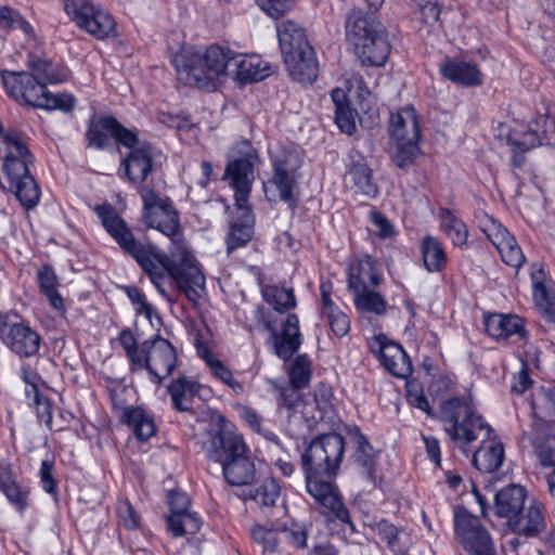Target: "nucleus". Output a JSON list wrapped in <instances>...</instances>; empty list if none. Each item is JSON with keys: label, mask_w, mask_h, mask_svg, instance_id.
Returning <instances> with one entry per match:
<instances>
[{"label": "nucleus", "mask_w": 555, "mask_h": 555, "mask_svg": "<svg viewBox=\"0 0 555 555\" xmlns=\"http://www.w3.org/2000/svg\"><path fill=\"white\" fill-rule=\"evenodd\" d=\"M94 211L108 234L137 260L162 294L165 293L163 285L170 279L190 301L197 302L205 291V276L185 249L181 251L180 261L176 262L154 245L137 240L112 205H96Z\"/></svg>", "instance_id": "1"}, {"label": "nucleus", "mask_w": 555, "mask_h": 555, "mask_svg": "<svg viewBox=\"0 0 555 555\" xmlns=\"http://www.w3.org/2000/svg\"><path fill=\"white\" fill-rule=\"evenodd\" d=\"M439 418L451 443L462 453L468 454L469 446L481 440L472 459L473 465L480 473L499 470L505 459L504 447L491 438L493 429L468 400L457 396L443 400L439 406Z\"/></svg>", "instance_id": "2"}, {"label": "nucleus", "mask_w": 555, "mask_h": 555, "mask_svg": "<svg viewBox=\"0 0 555 555\" xmlns=\"http://www.w3.org/2000/svg\"><path fill=\"white\" fill-rule=\"evenodd\" d=\"M345 439L336 433L313 438L301 454L306 488L315 502L354 531L349 511L334 485L345 455Z\"/></svg>", "instance_id": "3"}, {"label": "nucleus", "mask_w": 555, "mask_h": 555, "mask_svg": "<svg viewBox=\"0 0 555 555\" xmlns=\"http://www.w3.org/2000/svg\"><path fill=\"white\" fill-rule=\"evenodd\" d=\"M202 443L207 457L221 464L223 477L230 486H249L257 480L255 457L241 435L210 429Z\"/></svg>", "instance_id": "4"}, {"label": "nucleus", "mask_w": 555, "mask_h": 555, "mask_svg": "<svg viewBox=\"0 0 555 555\" xmlns=\"http://www.w3.org/2000/svg\"><path fill=\"white\" fill-rule=\"evenodd\" d=\"M178 80L206 91L218 89L229 76L228 48L211 44L205 51L182 50L172 57Z\"/></svg>", "instance_id": "5"}, {"label": "nucleus", "mask_w": 555, "mask_h": 555, "mask_svg": "<svg viewBox=\"0 0 555 555\" xmlns=\"http://www.w3.org/2000/svg\"><path fill=\"white\" fill-rule=\"evenodd\" d=\"M346 36L363 65L383 66L390 53L384 25L372 16L351 10L346 21Z\"/></svg>", "instance_id": "6"}, {"label": "nucleus", "mask_w": 555, "mask_h": 555, "mask_svg": "<svg viewBox=\"0 0 555 555\" xmlns=\"http://www.w3.org/2000/svg\"><path fill=\"white\" fill-rule=\"evenodd\" d=\"M527 491L518 485H508L496 492L494 512L507 519L508 527L516 533L535 537L546 527L542 507L533 502L525 508Z\"/></svg>", "instance_id": "7"}, {"label": "nucleus", "mask_w": 555, "mask_h": 555, "mask_svg": "<svg viewBox=\"0 0 555 555\" xmlns=\"http://www.w3.org/2000/svg\"><path fill=\"white\" fill-rule=\"evenodd\" d=\"M143 202V220L146 227L168 236L178 251L185 249L179 212L172 201L160 196L155 190L143 186L139 191Z\"/></svg>", "instance_id": "8"}, {"label": "nucleus", "mask_w": 555, "mask_h": 555, "mask_svg": "<svg viewBox=\"0 0 555 555\" xmlns=\"http://www.w3.org/2000/svg\"><path fill=\"white\" fill-rule=\"evenodd\" d=\"M251 535L261 545L262 555H289L292 551L307 548L308 529L304 525H256Z\"/></svg>", "instance_id": "9"}, {"label": "nucleus", "mask_w": 555, "mask_h": 555, "mask_svg": "<svg viewBox=\"0 0 555 555\" xmlns=\"http://www.w3.org/2000/svg\"><path fill=\"white\" fill-rule=\"evenodd\" d=\"M64 10L76 25L96 39H105L115 33L113 16L91 0H63Z\"/></svg>", "instance_id": "10"}, {"label": "nucleus", "mask_w": 555, "mask_h": 555, "mask_svg": "<svg viewBox=\"0 0 555 555\" xmlns=\"http://www.w3.org/2000/svg\"><path fill=\"white\" fill-rule=\"evenodd\" d=\"M454 529L464 550L470 555H495L492 539L479 518L466 508L454 511Z\"/></svg>", "instance_id": "11"}, {"label": "nucleus", "mask_w": 555, "mask_h": 555, "mask_svg": "<svg viewBox=\"0 0 555 555\" xmlns=\"http://www.w3.org/2000/svg\"><path fill=\"white\" fill-rule=\"evenodd\" d=\"M177 362V352L170 341L156 335L143 341V354L137 370L146 369L151 380L159 385L164 378L172 374Z\"/></svg>", "instance_id": "12"}, {"label": "nucleus", "mask_w": 555, "mask_h": 555, "mask_svg": "<svg viewBox=\"0 0 555 555\" xmlns=\"http://www.w3.org/2000/svg\"><path fill=\"white\" fill-rule=\"evenodd\" d=\"M256 318L266 331L270 333L274 353L282 360H289L300 348L301 334L299 331V319L297 314L289 313L282 324V328L278 330L274 323L267 319L264 309L256 310Z\"/></svg>", "instance_id": "13"}, {"label": "nucleus", "mask_w": 555, "mask_h": 555, "mask_svg": "<svg viewBox=\"0 0 555 555\" xmlns=\"http://www.w3.org/2000/svg\"><path fill=\"white\" fill-rule=\"evenodd\" d=\"M1 79L8 95L15 101L37 108L48 104L44 100L47 86L29 72L1 70Z\"/></svg>", "instance_id": "14"}, {"label": "nucleus", "mask_w": 555, "mask_h": 555, "mask_svg": "<svg viewBox=\"0 0 555 555\" xmlns=\"http://www.w3.org/2000/svg\"><path fill=\"white\" fill-rule=\"evenodd\" d=\"M0 339L21 358H30L37 354L41 343L40 335L30 326L10 322L8 318H0Z\"/></svg>", "instance_id": "15"}, {"label": "nucleus", "mask_w": 555, "mask_h": 555, "mask_svg": "<svg viewBox=\"0 0 555 555\" xmlns=\"http://www.w3.org/2000/svg\"><path fill=\"white\" fill-rule=\"evenodd\" d=\"M371 352L396 377L405 378L412 373V364L403 348L380 334L370 343Z\"/></svg>", "instance_id": "16"}, {"label": "nucleus", "mask_w": 555, "mask_h": 555, "mask_svg": "<svg viewBox=\"0 0 555 555\" xmlns=\"http://www.w3.org/2000/svg\"><path fill=\"white\" fill-rule=\"evenodd\" d=\"M190 498L178 490L168 493L170 515L167 518V528L175 538L185 534H195L201 528V519L196 514L189 512Z\"/></svg>", "instance_id": "17"}, {"label": "nucleus", "mask_w": 555, "mask_h": 555, "mask_svg": "<svg viewBox=\"0 0 555 555\" xmlns=\"http://www.w3.org/2000/svg\"><path fill=\"white\" fill-rule=\"evenodd\" d=\"M555 140V103H542L535 118L529 124V129L524 132V141H512L513 144L524 149H533L540 145L551 144Z\"/></svg>", "instance_id": "18"}, {"label": "nucleus", "mask_w": 555, "mask_h": 555, "mask_svg": "<svg viewBox=\"0 0 555 555\" xmlns=\"http://www.w3.org/2000/svg\"><path fill=\"white\" fill-rule=\"evenodd\" d=\"M229 52V76H233L241 83L263 80L274 72V66L262 60L259 55H246Z\"/></svg>", "instance_id": "19"}, {"label": "nucleus", "mask_w": 555, "mask_h": 555, "mask_svg": "<svg viewBox=\"0 0 555 555\" xmlns=\"http://www.w3.org/2000/svg\"><path fill=\"white\" fill-rule=\"evenodd\" d=\"M21 476V472L11 463L0 462V492L16 512L23 514L30 504V488Z\"/></svg>", "instance_id": "20"}, {"label": "nucleus", "mask_w": 555, "mask_h": 555, "mask_svg": "<svg viewBox=\"0 0 555 555\" xmlns=\"http://www.w3.org/2000/svg\"><path fill=\"white\" fill-rule=\"evenodd\" d=\"M225 177H229L234 189L235 207L248 205L254 181V154L234 159L227 165Z\"/></svg>", "instance_id": "21"}, {"label": "nucleus", "mask_w": 555, "mask_h": 555, "mask_svg": "<svg viewBox=\"0 0 555 555\" xmlns=\"http://www.w3.org/2000/svg\"><path fill=\"white\" fill-rule=\"evenodd\" d=\"M348 158L350 163L345 175L346 181L351 183L357 192L371 198L375 197L378 193V186L364 157L359 151L351 149Z\"/></svg>", "instance_id": "22"}, {"label": "nucleus", "mask_w": 555, "mask_h": 555, "mask_svg": "<svg viewBox=\"0 0 555 555\" xmlns=\"http://www.w3.org/2000/svg\"><path fill=\"white\" fill-rule=\"evenodd\" d=\"M347 434L352 443L353 452L352 459L367 480L375 485L376 480V466H377V452L374 450L369 439L361 433L357 426H348Z\"/></svg>", "instance_id": "23"}, {"label": "nucleus", "mask_w": 555, "mask_h": 555, "mask_svg": "<svg viewBox=\"0 0 555 555\" xmlns=\"http://www.w3.org/2000/svg\"><path fill=\"white\" fill-rule=\"evenodd\" d=\"M111 399L113 402V405L116 410L121 411V421L122 423L127 424L131 430L133 431L134 436L141 440L146 441L151 437H153L156 433V426L154 422V417L151 413H149L142 406H122L117 401V395L111 393Z\"/></svg>", "instance_id": "24"}, {"label": "nucleus", "mask_w": 555, "mask_h": 555, "mask_svg": "<svg viewBox=\"0 0 555 555\" xmlns=\"http://www.w3.org/2000/svg\"><path fill=\"white\" fill-rule=\"evenodd\" d=\"M124 165L128 180L133 184L142 183L153 170L154 147L150 143H142L129 152Z\"/></svg>", "instance_id": "25"}, {"label": "nucleus", "mask_w": 555, "mask_h": 555, "mask_svg": "<svg viewBox=\"0 0 555 555\" xmlns=\"http://www.w3.org/2000/svg\"><path fill=\"white\" fill-rule=\"evenodd\" d=\"M237 216L230 222V231L227 235V253L245 246L254 235L255 218L248 205L236 207Z\"/></svg>", "instance_id": "26"}, {"label": "nucleus", "mask_w": 555, "mask_h": 555, "mask_svg": "<svg viewBox=\"0 0 555 555\" xmlns=\"http://www.w3.org/2000/svg\"><path fill=\"white\" fill-rule=\"evenodd\" d=\"M528 435L540 464L544 467L555 466V436L551 434L547 423L537 418Z\"/></svg>", "instance_id": "27"}, {"label": "nucleus", "mask_w": 555, "mask_h": 555, "mask_svg": "<svg viewBox=\"0 0 555 555\" xmlns=\"http://www.w3.org/2000/svg\"><path fill=\"white\" fill-rule=\"evenodd\" d=\"M485 330L495 339H506L517 335L519 339L527 336L524 320L515 314L492 313L485 317Z\"/></svg>", "instance_id": "28"}, {"label": "nucleus", "mask_w": 555, "mask_h": 555, "mask_svg": "<svg viewBox=\"0 0 555 555\" xmlns=\"http://www.w3.org/2000/svg\"><path fill=\"white\" fill-rule=\"evenodd\" d=\"M382 281V275L375 267L374 259L364 255L349 266L348 287L352 292L363 291L365 287H376Z\"/></svg>", "instance_id": "29"}, {"label": "nucleus", "mask_w": 555, "mask_h": 555, "mask_svg": "<svg viewBox=\"0 0 555 555\" xmlns=\"http://www.w3.org/2000/svg\"><path fill=\"white\" fill-rule=\"evenodd\" d=\"M289 76L301 83H312L318 77V62L313 49L296 51L284 57Z\"/></svg>", "instance_id": "30"}, {"label": "nucleus", "mask_w": 555, "mask_h": 555, "mask_svg": "<svg viewBox=\"0 0 555 555\" xmlns=\"http://www.w3.org/2000/svg\"><path fill=\"white\" fill-rule=\"evenodd\" d=\"M440 72L444 78L462 86H479L482 82V74L473 63L447 57L440 65Z\"/></svg>", "instance_id": "31"}, {"label": "nucleus", "mask_w": 555, "mask_h": 555, "mask_svg": "<svg viewBox=\"0 0 555 555\" xmlns=\"http://www.w3.org/2000/svg\"><path fill=\"white\" fill-rule=\"evenodd\" d=\"M274 175L272 182L276 186L281 201L288 204L291 208L296 206L293 189L296 183L294 171L289 167V156H272Z\"/></svg>", "instance_id": "32"}, {"label": "nucleus", "mask_w": 555, "mask_h": 555, "mask_svg": "<svg viewBox=\"0 0 555 555\" xmlns=\"http://www.w3.org/2000/svg\"><path fill=\"white\" fill-rule=\"evenodd\" d=\"M27 66L30 69V75L46 86L64 82L69 77V70L65 66L55 64L48 59H41L36 54L28 55Z\"/></svg>", "instance_id": "33"}, {"label": "nucleus", "mask_w": 555, "mask_h": 555, "mask_svg": "<svg viewBox=\"0 0 555 555\" xmlns=\"http://www.w3.org/2000/svg\"><path fill=\"white\" fill-rule=\"evenodd\" d=\"M279 42L284 57L292 55L296 51L306 50L309 52V43L304 28L298 24L286 21L278 28Z\"/></svg>", "instance_id": "34"}, {"label": "nucleus", "mask_w": 555, "mask_h": 555, "mask_svg": "<svg viewBox=\"0 0 555 555\" xmlns=\"http://www.w3.org/2000/svg\"><path fill=\"white\" fill-rule=\"evenodd\" d=\"M199 384L186 377L173 379L168 386L167 391L170 396L175 410L188 412L193 409L194 398L198 395Z\"/></svg>", "instance_id": "35"}, {"label": "nucleus", "mask_w": 555, "mask_h": 555, "mask_svg": "<svg viewBox=\"0 0 555 555\" xmlns=\"http://www.w3.org/2000/svg\"><path fill=\"white\" fill-rule=\"evenodd\" d=\"M396 132L404 139L420 140V121L416 111L413 107H405L390 115L388 127L390 139H395Z\"/></svg>", "instance_id": "36"}, {"label": "nucleus", "mask_w": 555, "mask_h": 555, "mask_svg": "<svg viewBox=\"0 0 555 555\" xmlns=\"http://www.w3.org/2000/svg\"><path fill=\"white\" fill-rule=\"evenodd\" d=\"M420 140L404 139L402 135L395 134V139H390L389 154L393 164L398 168H406L411 166L415 158L421 154L418 145Z\"/></svg>", "instance_id": "37"}, {"label": "nucleus", "mask_w": 555, "mask_h": 555, "mask_svg": "<svg viewBox=\"0 0 555 555\" xmlns=\"http://www.w3.org/2000/svg\"><path fill=\"white\" fill-rule=\"evenodd\" d=\"M331 98L335 106L336 125L343 132L352 134L357 129L356 112L350 107L346 92L343 89L336 88L332 91Z\"/></svg>", "instance_id": "38"}, {"label": "nucleus", "mask_w": 555, "mask_h": 555, "mask_svg": "<svg viewBox=\"0 0 555 555\" xmlns=\"http://www.w3.org/2000/svg\"><path fill=\"white\" fill-rule=\"evenodd\" d=\"M263 300L276 312L284 313L297 305L293 288L278 285H263L261 288Z\"/></svg>", "instance_id": "39"}, {"label": "nucleus", "mask_w": 555, "mask_h": 555, "mask_svg": "<svg viewBox=\"0 0 555 555\" xmlns=\"http://www.w3.org/2000/svg\"><path fill=\"white\" fill-rule=\"evenodd\" d=\"M376 530L380 541L385 542L393 553L405 555L409 547V535L406 532L385 519L377 524Z\"/></svg>", "instance_id": "40"}, {"label": "nucleus", "mask_w": 555, "mask_h": 555, "mask_svg": "<svg viewBox=\"0 0 555 555\" xmlns=\"http://www.w3.org/2000/svg\"><path fill=\"white\" fill-rule=\"evenodd\" d=\"M422 255L424 264L429 272H440L447 263V254L442 244L436 237H424Z\"/></svg>", "instance_id": "41"}, {"label": "nucleus", "mask_w": 555, "mask_h": 555, "mask_svg": "<svg viewBox=\"0 0 555 555\" xmlns=\"http://www.w3.org/2000/svg\"><path fill=\"white\" fill-rule=\"evenodd\" d=\"M113 116H101L92 119L86 132L88 145L98 150H102L108 144V134L112 135Z\"/></svg>", "instance_id": "42"}, {"label": "nucleus", "mask_w": 555, "mask_h": 555, "mask_svg": "<svg viewBox=\"0 0 555 555\" xmlns=\"http://www.w3.org/2000/svg\"><path fill=\"white\" fill-rule=\"evenodd\" d=\"M37 279L40 291L49 299L50 305L57 311H64V300L57 292V280L52 268L49 266L40 268Z\"/></svg>", "instance_id": "43"}, {"label": "nucleus", "mask_w": 555, "mask_h": 555, "mask_svg": "<svg viewBox=\"0 0 555 555\" xmlns=\"http://www.w3.org/2000/svg\"><path fill=\"white\" fill-rule=\"evenodd\" d=\"M354 304L361 311L383 315L387 311L388 304L377 292L365 287L363 291L353 292Z\"/></svg>", "instance_id": "44"}, {"label": "nucleus", "mask_w": 555, "mask_h": 555, "mask_svg": "<svg viewBox=\"0 0 555 555\" xmlns=\"http://www.w3.org/2000/svg\"><path fill=\"white\" fill-rule=\"evenodd\" d=\"M441 227L448 237L455 246L466 244L468 231L465 223L455 217L449 209H442L440 212Z\"/></svg>", "instance_id": "45"}, {"label": "nucleus", "mask_w": 555, "mask_h": 555, "mask_svg": "<svg viewBox=\"0 0 555 555\" xmlns=\"http://www.w3.org/2000/svg\"><path fill=\"white\" fill-rule=\"evenodd\" d=\"M25 393L29 405L34 406L39 422L51 429L52 412L49 399L39 391L35 384H31L30 388H26Z\"/></svg>", "instance_id": "46"}, {"label": "nucleus", "mask_w": 555, "mask_h": 555, "mask_svg": "<svg viewBox=\"0 0 555 555\" xmlns=\"http://www.w3.org/2000/svg\"><path fill=\"white\" fill-rule=\"evenodd\" d=\"M249 498L261 506L272 507L281 498V487L275 479H266L259 488L250 491Z\"/></svg>", "instance_id": "47"}, {"label": "nucleus", "mask_w": 555, "mask_h": 555, "mask_svg": "<svg viewBox=\"0 0 555 555\" xmlns=\"http://www.w3.org/2000/svg\"><path fill=\"white\" fill-rule=\"evenodd\" d=\"M482 231L498 251L505 247V245L514 243L515 237L508 230L492 218H487L482 225Z\"/></svg>", "instance_id": "48"}, {"label": "nucleus", "mask_w": 555, "mask_h": 555, "mask_svg": "<svg viewBox=\"0 0 555 555\" xmlns=\"http://www.w3.org/2000/svg\"><path fill=\"white\" fill-rule=\"evenodd\" d=\"M311 361L307 354L297 356L289 370V384L305 388L311 379Z\"/></svg>", "instance_id": "49"}, {"label": "nucleus", "mask_w": 555, "mask_h": 555, "mask_svg": "<svg viewBox=\"0 0 555 555\" xmlns=\"http://www.w3.org/2000/svg\"><path fill=\"white\" fill-rule=\"evenodd\" d=\"M39 478L42 489L56 500L59 496V483L55 478V462L53 457L44 459L41 462Z\"/></svg>", "instance_id": "50"}, {"label": "nucleus", "mask_w": 555, "mask_h": 555, "mask_svg": "<svg viewBox=\"0 0 555 555\" xmlns=\"http://www.w3.org/2000/svg\"><path fill=\"white\" fill-rule=\"evenodd\" d=\"M533 298L544 317L548 321L555 322V295L550 296L544 284L535 280L533 283Z\"/></svg>", "instance_id": "51"}, {"label": "nucleus", "mask_w": 555, "mask_h": 555, "mask_svg": "<svg viewBox=\"0 0 555 555\" xmlns=\"http://www.w3.org/2000/svg\"><path fill=\"white\" fill-rule=\"evenodd\" d=\"M531 406L535 416L543 414L551 417L555 422V388L542 390L535 399L532 400Z\"/></svg>", "instance_id": "52"}, {"label": "nucleus", "mask_w": 555, "mask_h": 555, "mask_svg": "<svg viewBox=\"0 0 555 555\" xmlns=\"http://www.w3.org/2000/svg\"><path fill=\"white\" fill-rule=\"evenodd\" d=\"M119 343L125 349L126 354L130 360L131 372H134L137 365L141 363V357L143 354V344L139 348L137 340L129 328H124L119 333Z\"/></svg>", "instance_id": "53"}, {"label": "nucleus", "mask_w": 555, "mask_h": 555, "mask_svg": "<svg viewBox=\"0 0 555 555\" xmlns=\"http://www.w3.org/2000/svg\"><path fill=\"white\" fill-rule=\"evenodd\" d=\"M405 388L409 404L425 412L428 416H433L431 408L421 384L416 380H411L406 383Z\"/></svg>", "instance_id": "54"}, {"label": "nucleus", "mask_w": 555, "mask_h": 555, "mask_svg": "<svg viewBox=\"0 0 555 555\" xmlns=\"http://www.w3.org/2000/svg\"><path fill=\"white\" fill-rule=\"evenodd\" d=\"M20 28L25 33L31 30L30 24L18 13L9 7L0 8V29Z\"/></svg>", "instance_id": "55"}, {"label": "nucleus", "mask_w": 555, "mask_h": 555, "mask_svg": "<svg viewBox=\"0 0 555 555\" xmlns=\"http://www.w3.org/2000/svg\"><path fill=\"white\" fill-rule=\"evenodd\" d=\"M112 137L117 143L130 149V151L140 145L138 132L134 129L124 127L115 117L113 120Z\"/></svg>", "instance_id": "56"}, {"label": "nucleus", "mask_w": 555, "mask_h": 555, "mask_svg": "<svg viewBox=\"0 0 555 555\" xmlns=\"http://www.w3.org/2000/svg\"><path fill=\"white\" fill-rule=\"evenodd\" d=\"M421 12L422 18L427 24L439 21L443 0H410Z\"/></svg>", "instance_id": "57"}, {"label": "nucleus", "mask_w": 555, "mask_h": 555, "mask_svg": "<svg viewBox=\"0 0 555 555\" xmlns=\"http://www.w3.org/2000/svg\"><path fill=\"white\" fill-rule=\"evenodd\" d=\"M122 289L134 306L135 312L151 319L153 306L146 300V297L141 289L135 286H124Z\"/></svg>", "instance_id": "58"}, {"label": "nucleus", "mask_w": 555, "mask_h": 555, "mask_svg": "<svg viewBox=\"0 0 555 555\" xmlns=\"http://www.w3.org/2000/svg\"><path fill=\"white\" fill-rule=\"evenodd\" d=\"M256 3L268 16L280 18L292 10L295 0H256Z\"/></svg>", "instance_id": "59"}, {"label": "nucleus", "mask_w": 555, "mask_h": 555, "mask_svg": "<svg viewBox=\"0 0 555 555\" xmlns=\"http://www.w3.org/2000/svg\"><path fill=\"white\" fill-rule=\"evenodd\" d=\"M499 254L504 263L515 269H519L525 262L524 253L515 238L514 243L505 245Z\"/></svg>", "instance_id": "60"}, {"label": "nucleus", "mask_w": 555, "mask_h": 555, "mask_svg": "<svg viewBox=\"0 0 555 555\" xmlns=\"http://www.w3.org/2000/svg\"><path fill=\"white\" fill-rule=\"evenodd\" d=\"M301 388L296 387L293 384L282 387L278 398L279 406L286 408L287 410H295L301 402Z\"/></svg>", "instance_id": "61"}, {"label": "nucleus", "mask_w": 555, "mask_h": 555, "mask_svg": "<svg viewBox=\"0 0 555 555\" xmlns=\"http://www.w3.org/2000/svg\"><path fill=\"white\" fill-rule=\"evenodd\" d=\"M325 317L334 335L343 337L348 334L350 330L349 318L339 308L325 314Z\"/></svg>", "instance_id": "62"}, {"label": "nucleus", "mask_w": 555, "mask_h": 555, "mask_svg": "<svg viewBox=\"0 0 555 555\" xmlns=\"http://www.w3.org/2000/svg\"><path fill=\"white\" fill-rule=\"evenodd\" d=\"M44 100L48 102L47 105L41 106V108L44 109H62L64 112H69L73 109L75 104L74 96L68 93L52 94L48 91Z\"/></svg>", "instance_id": "63"}, {"label": "nucleus", "mask_w": 555, "mask_h": 555, "mask_svg": "<svg viewBox=\"0 0 555 555\" xmlns=\"http://www.w3.org/2000/svg\"><path fill=\"white\" fill-rule=\"evenodd\" d=\"M203 357L214 376L220 379L223 384L233 375L227 365H224L219 359H216L208 351H206Z\"/></svg>", "instance_id": "64"}]
</instances>
